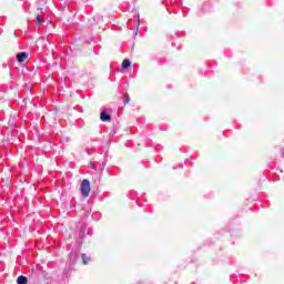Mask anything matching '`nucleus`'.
Wrapping results in <instances>:
<instances>
[{
    "label": "nucleus",
    "instance_id": "nucleus-1",
    "mask_svg": "<svg viewBox=\"0 0 284 284\" xmlns=\"http://www.w3.org/2000/svg\"><path fill=\"white\" fill-rule=\"evenodd\" d=\"M81 194L84 199H88V196H90V180H83L81 182Z\"/></svg>",
    "mask_w": 284,
    "mask_h": 284
},
{
    "label": "nucleus",
    "instance_id": "nucleus-2",
    "mask_svg": "<svg viewBox=\"0 0 284 284\" xmlns=\"http://www.w3.org/2000/svg\"><path fill=\"white\" fill-rule=\"evenodd\" d=\"M90 234V231L88 230V224L83 223L80 225V232H79V237L83 240L84 237Z\"/></svg>",
    "mask_w": 284,
    "mask_h": 284
},
{
    "label": "nucleus",
    "instance_id": "nucleus-3",
    "mask_svg": "<svg viewBox=\"0 0 284 284\" xmlns=\"http://www.w3.org/2000/svg\"><path fill=\"white\" fill-rule=\"evenodd\" d=\"M100 120L103 122V123H108V121H112V115H110L108 112L105 111H102L100 113Z\"/></svg>",
    "mask_w": 284,
    "mask_h": 284
},
{
    "label": "nucleus",
    "instance_id": "nucleus-4",
    "mask_svg": "<svg viewBox=\"0 0 284 284\" xmlns=\"http://www.w3.org/2000/svg\"><path fill=\"white\" fill-rule=\"evenodd\" d=\"M16 59H17L18 63H23V61H26V59H28V52L17 53Z\"/></svg>",
    "mask_w": 284,
    "mask_h": 284
},
{
    "label": "nucleus",
    "instance_id": "nucleus-5",
    "mask_svg": "<svg viewBox=\"0 0 284 284\" xmlns=\"http://www.w3.org/2000/svg\"><path fill=\"white\" fill-rule=\"evenodd\" d=\"M130 65H132V62L130 61V59H124L122 62V70H128Z\"/></svg>",
    "mask_w": 284,
    "mask_h": 284
},
{
    "label": "nucleus",
    "instance_id": "nucleus-6",
    "mask_svg": "<svg viewBox=\"0 0 284 284\" xmlns=\"http://www.w3.org/2000/svg\"><path fill=\"white\" fill-rule=\"evenodd\" d=\"M17 283H18V284H28V277H27V276H23V275H20V276H18V278H17Z\"/></svg>",
    "mask_w": 284,
    "mask_h": 284
},
{
    "label": "nucleus",
    "instance_id": "nucleus-7",
    "mask_svg": "<svg viewBox=\"0 0 284 284\" xmlns=\"http://www.w3.org/2000/svg\"><path fill=\"white\" fill-rule=\"evenodd\" d=\"M82 263L83 265H88V263H90V257H88L85 254H82Z\"/></svg>",
    "mask_w": 284,
    "mask_h": 284
},
{
    "label": "nucleus",
    "instance_id": "nucleus-8",
    "mask_svg": "<svg viewBox=\"0 0 284 284\" xmlns=\"http://www.w3.org/2000/svg\"><path fill=\"white\" fill-rule=\"evenodd\" d=\"M36 19L38 21V26H41L43 23V18L41 17V14L38 13Z\"/></svg>",
    "mask_w": 284,
    "mask_h": 284
},
{
    "label": "nucleus",
    "instance_id": "nucleus-9",
    "mask_svg": "<svg viewBox=\"0 0 284 284\" xmlns=\"http://www.w3.org/2000/svg\"><path fill=\"white\" fill-rule=\"evenodd\" d=\"M128 103H130V95L129 94L125 95L124 105H128Z\"/></svg>",
    "mask_w": 284,
    "mask_h": 284
},
{
    "label": "nucleus",
    "instance_id": "nucleus-10",
    "mask_svg": "<svg viewBox=\"0 0 284 284\" xmlns=\"http://www.w3.org/2000/svg\"><path fill=\"white\" fill-rule=\"evenodd\" d=\"M92 216L93 219H99V213H94Z\"/></svg>",
    "mask_w": 284,
    "mask_h": 284
},
{
    "label": "nucleus",
    "instance_id": "nucleus-11",
    "mask_svg": "<svg viewBox=\"0 0 284 284\" xmlns=\"http://www.w3.org/2000/svg\"><path fill=\"white\" fill-rule=\"evenodd\" d=\"M139 26H140V21H139V18H138L136 30H139Z\"/></svg>",
    "mask_w": 284,
    "mask_h": 284
},
{
    "label": "nucleus",
    "instance_id": "nucleus-12",
    "mask_svg": "<svg viewBox=\"0 0 284 284\" xmlns=\"http://www.w3.org/2000/svg\"><path fill=\"white\" fill-rule=\"evenodd\" d=\"M282 156H283V159H284V151L282 152Z\"/></svg>",
    "mask_w": 284,
    "mask_h": 284
}]
</instances>
